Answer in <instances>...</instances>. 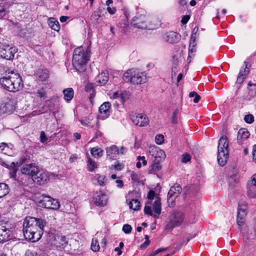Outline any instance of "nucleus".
<instances>
[{
    "label": "nucleus",
    "mask_w": 256,
    "mask_h": 256,
    "mask_svg": "<svg viewBox=\"0 0 256 256\" xmlns=\"http://www.w3.org/2000/svg\"><path fill=\"white\" fill-rule=\"evenodd\" d=\"M242 72H240L237 78L236 82L238 84H242L244 80L246 78L248 75L246 74H242Z\"/></svg>",
    "instance_id": "obj_42"
},
{
    "label": "nucleus",
    "mask_w": 256,
    "mask_h": 256,
    "mask_svg": "<svg viewBox=\"0 0 256 256\" xmlns=\"http://www.w3.org/2000/svg\"><path fill=\"white\" fill-rule=\"evenodd\" d=\"M130 119L134 124L139 126H145L149 123V119L146 116L140 114L132 115Z\"/></svg>",
    "instance_id": "obj_14"
},
{
    "label": "nucleus",
    "mask_w": 256,
    "mask_h": 256,
    "mask_svg": "<svg viewBox=\"0 0 256 256\" xmlns=\"http://www.w3.org/2000/svg\"><path fill=\"white\" fill-rule=\"evenodd\" d=\"M94 178L97 180L98 183L100 186H105L106 181V176L97 174L94 176Z\"/></svg>",
    "instance_id": "obj_35"
},
{
    "label": "nucleus",
    "mask_w": 256,
    "mask_h": 256,
    "mask_svg": "<svg viewBox=\"0 0 256 256\" xmlns=\"http://www.w3.org/2000/svg\"><path fill=\"white\" fill-rule=\"evenodd\" d=\"M106 152L107 157L109 159L114 160L118 156V148L114 145L107 148Z\"/></svg>",
    "instance_id": "obj_24"
},
{
    "label": "nucleus",
    "mask_w": 256,
    "mask_h": 256,
    "mask_svg": "<svg viewBox=\"0 0 256 256\" xmlns=\"http://www.w3.org/2000/svg\"><path fill=\"white\" fill-rule=\"evenodd\" d=\"M102 10L100 8L92 12L90 18V21L92 24L97 25L101 22L102 21Z\"/></svg>",
    "instance_id": "obj_21"
},
{
    "label": "nucleus",
    "mask_w": 256,
    "mask_h": 256,
    "mask_svg": "<svg viewBox=\"0 0 256 256\" xmlns=\"http://www.w3.org/2000/svg\"><path fill=\"white\" fill-rule=\"evenodd\" d=\"M38 94L40 98H44L46 94V92L44 88H40L38 91Z\"/></svg>",
    "instance_id": "obj_51"
},
{
    "label": "nucleus",
    "mask_w": 256,
    "mask_h": 256,
    "mask_svg": "<svg viewBox=\"0 0 256 256\" xmlns=\"http://www.w3.org/2000/svg\"><path fill=\"white\" fill-rule=\"evenodd\" d=\"M38 74L40 80L42 81L46 80L49 76L48 71L47 70H40L38 72Z\"/></svg>",
    "instance_id": "obj_34"
},
{
    "label": "nucleus",
    "mask_w": 256,
    "mask_h": 256,
    "mask_svg": "<svg viewBox=\"0 0 256 256\" xmlns=\"http://www.w3.org/2000/svg\"><path fill=\"white\" fill-rule=\"evenodd\" d=\"M246 194L250 198H256V174H254L247 183Z\"/></svg>",
    "instance_id": "obj_16"
},
{
    "label": "nucleus",
    "mask_w": 256,
    "mask_h": 256,
    "mask_svg": "<svg viewBox=\"0 0 256 256\" xmlns=\"http://www.w3.org/2000/svg\"><path fill=\"white\" fill-rule=\"evenodd\" d=\"M236 182V176L230 177L228 179V182L232 186H234V184L232 183V182Z\"/></svg>",
    "instance_id": "obj_55"
},
{
    "label": "nucleus",
    "mask_w": 256,
    "mask_h": 256,
    "mask_svg": "<svg viewBox=\"0 0 256 256\" xmlns=\"http://www.w3.org/2000/svg\"><path fill=\"white\" fill-rule=\"evenodd\" d=\"M111 104L109 102H104L99 108V112L101 115L98 117L101 119H105L110 114Z\"/></svg>",
    "instance_id": "obj_20"
},
{
    "label": "nucleus",
    "mask_w": 256,
    "mask_h": 256,
    "mask_svg": "<svg viewBox=\"0 0 256 256\" xmlns=\"http://www.w3.org/2000/svg\"><path fill=\"white\" fill-rule=\"evenodd\" d=\"M68 19H69V17L67 16H62L60 18V20L62 22H66Z\"/></svg>",
    "instance_id": "obj_62"
},
{
    "label": "nucleus",
    "mask_w": 256,
    "mask_h": 256,
    "mask_svg": "<svg viewBox=\"0 0 256 256\" xmlns=\"http://www.w3.org/2000/svg\"><path fill=\"white\" fill-rule=\"evenodd\" d=\"M184 218V214L182 212L177 210L172 211L165 222V229L172 230L176 227L181 226Z\"/></svg>",
    "instance_id": "obj_5"
},
{
    "label": "nucleus",
    "mask_w": 256,
    "mask_h": 256,
    "mask_svg": "<svg viewBox=\"0 0 256 256\" xmlns=\"http://www.w3.org/2000/svg\"><path fill=\"white\" fill-rule=\"evenodd\" d=\"M190 19V16H184L181 20V22L182 24H186L188 22Z\"/></svg>",
    "instance_id": "obj_54"
},
{
    "label": "nucleus",
    "mask_w": 256,
    "mask_h": 256,
    "mask_svg": "<svg viewBox=\"0 0 256 256\" xmlns=\"http://www.w3.org/2000/svg\"><path fill=\"white\" fill-rule=\"evenodd\" d=\"M16 52L17 50L15 47L8 44H3L0 46V56L8 60L13 59Z\"/></svg>",
    "instance_id": "obj_11"
},
{
    "label": "nucleus",
    "mask_w": 256,
    "mask_h": 256,
    "mask_svg": "<svg viewBox=\"0 0 256 256\" xmlns=\"http://www.w3.org/2000/svg\"><path fill=\"white\" fill-rule=\"evenodd\" d=\"M244 65L242 67L240 72H242L243 73L242 74L248 75L250 72L248 62H244Z\"/></svg>",
    "instance_id": "obj_39"
},
{
    "label": "nucleus",
    "mask_w": 256,
    "mask_h": 256,
    "mask_svg": "<svg viewBox=\"0 0 256 256\" xmlns=\"http://www.w3.org/2000/svg\"><path fill=\"white\" fill-rule=\"evenodd\" d=\"M0 84L5 90L14 92L20 90L24 86L20 74L14 71L6 72L0 78Z\"/></svg>",
    "instance_id": "obj_2"
},
{
    "label": "nucleus",
    "mask_w": 256,
    "mask_h": 256,
    "mask_svg": "<svg viewBox=\"0 0 256 256\" xmlns=\"http://www.w3.org/2000/svg\"><path fill=\"white\" fill-rule=\"evenodd\" d=\"M46 221L42 218L26 217L23 222V234L26 239L36 242L40 239L44 233Z\"/></svg>",
    "instance_id": "obj_1"
},
{
    "label": "nucleus",
    "mask_w": 256,
    "mask_h": 256,
    "mask_svg": "<svg viewBox=\"0 0 256 256\" xmlns=\"http://www.w3.org/2000/svg\"><path fill=\"white\" fill-rule=\"evenodd\" d=\"M88 50L84 52L82 48L79 47L74 49L73 54L72 64L76 70L82 72L86 69V66L89 60Z\"/></svg>",
    "instance_id": "obj_3"
},
{
    "label": "nucleus",
    "mask_w": 256,
    "mask_h": 256,
    "mask_svg": "<svg viewBox=\"0 0 256 256\" xmlns=\"http://www.w3.org/2000/svg\"><path fill=\"white\" fill-rule=\"evenodd\" d=\"M100 248V247L98 242V240L96 238H93L90 246L91 250L93 252H96L99 250Z\"/></svg>",
    "instance_id": "obj_36"
},
{
    "label": "nucleus",
    "mask_w": 256,
    "mask_h": 256,
    "mask_svg": "<svg viewBox=\"0 0 256 256\" xmlns=\"http://www.w3.org/2000/svg\"><path fill=\"white\" fill-rule=\"evenodd\" d=\"M114 167L115 169H116L117 170H121L122 169V165L120 164H115L114 166Z\"/></svg>",
    "instance_id": "obj_64"
},
{
    "label": "nucleus",
    "mask_w": 256,
    "mask_h": 256,
    "mask_svg": "<svg viewBox=\"0 0 256 256\" xmlns=\"http://www.w3.org/2000/svg\"><path fill=\"white\" fill-rule=\"evenodd\" d=\"M8 146L6 144L3 142L0 144V152L4 154H8Z\"/></svg>",
    "instance_id": "obj_43"
},
{
    "label": "nucleus",
    "mask_w": 256,
    "mask_h": 256,
    "mask_svg": "<svg viewBox=\"0 0 256 256\" xmlns=\"http://www.w3.org/2000/svg\"><path fill=\"white\" fill-rule=\"evenodd\" d=\"M191 159V156L187 152L184 154L181 157V161L182 162L186 163L190 161Z\"/></svg>",
    "instance_id": "obj_41"
},
{
    "label": "nucleus",
    "mask_w": 256,
    "mask_h": 256,
    "mask_svg": "<svg viewBox=\"0 0 256 256\" xmlns=\"http://www.w3.org/2000/svg\"><path fill=\"white\" fill-rule=\"evenodd\" d=\"M118 155L120 154H123L126 152V150L124 148L123 146H122L120 148V150L118 149Z\"/></svg>",
    "instance_id": "obj_63"
},
{
    "label": "nucleus",
    "mask_w": 256,
    "mask_h": 256,
    "mask_svg": "<svg viewBox=\"0 0 256 256\" xmlns=\"http://www.w3.org/2000/svg\"><path fill=\"white\" fill-rule=\"evenodd\" d=\"M78 158V156L76 154H72L70 158V161L72 162H74Z\"/></svg>",
    "instance_id": "obj_61"
},
{
    "label": "nucleus",
    "mask_w": 256,
    "mask_h": 256,
    "mask_svg": "<svg viewBox=\"0 0 256 256\" xmlns=\"http://www.w3.org/2000/svg\"><path fill=\"white\" fill-rule=\"evenodd\" d=\"M246 205L244 202L239 204L238 209L237 224L239 226L244 224L246 216Z\"/></svg>",
    "instance_id": "obj_17"
},
{
    "label": "nucleus",
    "mask_w": 256,
    "mask_h": 256,
    "mask_svg": "<svg viewBox=\"0 0 256 256\" xmlns=\"http://www.w3.org/2000/svg\"><path fill=\"white\" fill-rule=\"evenodd\" d=\"M132 230V228L130 224H125L122 226V231L125 234H130Z\"/></svg>",
    "instance_id": "obj_46"
},
{
    "label": "nucleus",
    "mask_w": 256,
    "mask_h": 256,
    "mask_svg": "<svg viewBox=\"0 0 256 256\" xmlns=\"http://www.w3.org/2000/svg\"><path fill=\"white\" fill-rule=\"evenodd\" d=\"M162 210L160 198L159 197H156L154 201H147L146 202L144 212L155 219H158L161 214Z\"/></svg>",
    "instance_id": "obj_7"
},
{
    "label": "nucleus",
    "mask_w": 256,
    "mask_h": 256,
    "mask_svg": "<svg viewBox=\"0 0 256 256\" xmlns=\"http://www.w3.org/2000/svg\"><path fill=\"white\" fill-rule=\"evenodd\" d=\"M40 141L44 143L46 140L47 138L44 132H42L40 135Z\"/></svg>",
    "instance_id": "obj_53"
},
{
    "label": "nucleus",
    "mask_w": 256,
    "mask_h": 256,
    "mask_svg": "<svg viewBox=\"0 0 256 256\" xmlns=\"http://www.w3.org/2000/svg\"><path fill=\"white\" fill-rule=\"evenodd\" d=\"M8 4L6 2L0 3V19L4 18L8 13Z\"/></svg>",
    "instance_id": "obj_28"
},
{
    "label": "nucleus",
    "mask_w": 256,
    "mask_h": 256,
    "mask_svg": "<svg viewBox=\"0 0 256 256\" xmlns=\"http://www.w3.org/2000/svg\"><path fill=\"white\" fill-rule=\"evenodd\" d=\"M150 22L148 16L144 14H138L133 18L132 24L136 28L146 29L148 27Z\"/></svg>",
    "instance_id": "obj_9"
},
{
    "label": "nucleus",
    "mask_w": 256,
    "mask_h": 256,
    "mask_svg": "<svg viewBox=\"0 0 256 256\" xmlns=\"http://www.w3.org/2000/svg\"><path fill=\"white\" fill-rule=\"evenodd\" d=\"M48 25L52 29L54 30L58 31L60 30L59 22L54 18H52L48 20Z\"/></svg>",
    "instance_id": "obj_31"
},
{
    "label": "nucleus",
    "mask_w": 256,
    "mask_h": 256,
    "mask_svg": "<svg viewBox=\"0 0 256 256\" xmlns=\"http://www.w3.org/2000/svg\"><path fill=\"white\" fill-rule=\"evenodd\" d=\"M167 250H168L167 248H158L157 250H155L154 252L152 253V256H154L156 254H158V253L166 251Z\"/></svg>",
    "instance_id": "obj_49"
},
{
    "label": "nucleus",
    "mask_w": 256,
    "mask_h": 256,
    "mask_svg": "<svg viewBox=\"0 0 256 256\" xmlns=\"http://www.w3.org/2000/svg\"><path fill=\"white\" fill-rule=\"evenodd\" d=\"M250 136V133L246 129H240L238 133L237 140L239 144H243L244 140H246Z\"/></svg>",
    "instance_id": "obj_25"
},
{
    "label": "nucleus",
    "mask_w": 256,
    "mask_h": 256,
    "mask_svg": "<svg viewBox=\"0 0 256 256\" xmlns=\"http://www.w3.org/2000/svg\"><path fill=\"white\" fill-rule=\"evenodd\" d=\"M178 113V110H176L173 113L172 116V122L173 124H176L178 123V118L177 115Z\"/></svg>",
    "instance_id": "obj_48"
},
{
    "label": "nucleus",
    "mask_w": 256,
    "mask_h": 256,
    "mask_svg": "<svg viewBox=\"0 0 256 256\" xmlns=\"http://www.w3.org/2000/svg\"><path fill=\"white\" fill-rule=\"evenodd\" d=\"M64 98L68 102L72 100L74 97V92L72 88H66L63 90Z\"/></svg>",
    "instance_id": "obj_27"
},
{
    "label": "nucleus",
    "mask_w": 256,
    "mask_h": 256,
    "mask_svg": "<svg viewBox=\"0 0 256 256\" xmlns=\"http://www.w3.org/2000/svg\"><path fill=\"white\" fill-rule=\"evenodd\" d=\"M131 180L134 184L138 185L139 183L138 175L135 172H132L131 173Z\"/></svg>",
    "instance_id": "obj_38"
},
{
    "label": "nucleus",
    "mask_w": 256,
    "mask_h": 256,
    "mask_svg": "<svg viewBox=\"0 0 256 256\" xmlns=\"http://www.w3.org/2000/svg\"><path fill=\"white\" fill-rule=\"evenodd\" d=\"M128 206L130 208L138 210L140 206V202L138 200L132 199L128 202Z\"/></svg>",
    "instance_id": "obj_32"
},
{
    "label": "nucleus",
    "mask_w": 256,
    "mask_h": 256,
    "mask_svg": "<svg viewBox=\"0 0 256 256\" xmlns=\"http://www.w3.org/2000/svg\"><path fill=\"white\" fill-rule=\"evenodd\" d=\"M229 142L226 136H222L219 140L218 147V162L221 166H224L228 158Z\"/></svg>",
    "instance_id": "obj_6"
},
{
    "label": "nucleus",
    "mask_w": 256,
    "mask_h": 256,
    "mask_svg": "<svg viewBox=\"0 0 256 256\" xmlns=\"http://www.w3.org/2000/svg\"><path fill=\"white\" fill-rule=\"evenodd\" d=\"M252 158L256 162V145H254L252 148Z\"/></svg>",
    "instance_id": "obj_58"
},
{
    "label": "nucleus",
    "mask_w": 256,
    "mask_h": 256,
    "mask_svg": "<svg viewBox=\"0 0 256 256\" xmlns=\"http://www.w3.org/2000/svg\"><path fill=\"white\" fill-rule=\"evenodd\" d=\"M122 78L125 82H130L134 84H142L147 81L145 72L134 69L126 72L123 74Z\"/></svg>",
    "instance_id": "obj_4"
},
{
    "label": "nucleus",
    "mask_w": 256,
    "mask_h": 256,
    "mask_svg": "<svg viewBox=\"0 0 256 256\" xmlns=\"http://www.w3.org/2000/svg\"><path fill=\"white\" fill-rule=\"evenodd\" d=\"M148 152L152 156V160H161L166 158L164 152L155 146H150Z\"/></svg>",
    "instance_id": "obj_13"
},
{
    "label": "nucleus",
    "mask_w": 256,
    "mask_h": 256,
    "mask_svg": "<svg viewBox=\"0 0 256 256\" xmlns=\"http://www.w3.org/2000/svg\"><path fill=\"white\" fill-rule=\"evenodd\" d=\"M160 161V160H153L154 162L149 170L150 173H154L160 170L161 166L159 162Z\"/></svg>",
    "instance_id": "obj_33"
},
{
    "label": "nucleus",
    "mask_w": 256,
    "mask_h": 256,
    "mask_svg": "<svg viewBox=\"0 0 256 256\" xmlns=\"http://www.w3.org/2000/svg\"><path fill=\"white\" fill-rule=\"evenodd\" d=\"M182 192V187L179 184L172 186L168 194V202L169 206H173L175 200Z\"/></svg>",
    "instance_id": "obj_12"
},
{
    "label": "nucleus",
    "mask_w": 256,
    "mask_h": 256,
    "mask_svg": "<svg viewBox=\"0 0 256 256\" xmlns=\"http://www.w3.org/2000/svg\"><path fill=\"white\" fill-rule=\"evenodd\" d=\"M196 52V48L194 47L189 46V51H188V58H193L194 54H193Z\"/></svg>",
    "instance_id": "obj_50"
},
{
    "label": "nucleus",
    "mask_w": 256,
    "mask_h": 256,
    "mask_svg": "<svg viewBox=\"0 0 256 256\" xmlns=\"http://www.w3.org/2000/svg\"><path fill=\"white\" fill-rule=\"evenodd\" d=\"M156 142L158 144H162L164 142V137L163 135L159 134H157L155 137Z\"/></svg>",
    "instance_id": "obj_44"
},
{
    "label": "nucleus",
    "mask_w": 256,
    "mask_h": 256,
    "mask_svg": "<svg viewBox=\"0 0 256 256\" xmlns=\"http://www.w3.org/2000/svg\"><path fill=\"white\" fill-rule=\"evenodd\" d=\"M38 170V167L34 164H30L24 165L21 168V172L23 174L32 176L33 178L36 175Z\"/></svg>",
    "instance_id": "obj_18"
},
{
    "label": "nucleus",
    "mask_w": 256,
    "mask_h": 256,
    "mask_svg": "<svg viewBox=\"0 0 256 256\" xmlns=\"http://www.w3.org/2000/svg\"><path fill=\"white\" fill-rule=\"evenodd\" d=\"M180 35L174 32H168L164 36V40L170 43L178 42L180 40Z\"/></svg>",
    "instance_id": "obj_22"
},
{
    "label": "nucleus",
    "mask_w": 256,
    "mask_h": 256,
    "mask_svg": "<svg viewBox=\"0 0 256 256\" xmlns=\"http://www.w3.org/2000/svg\"><path fill=\"white\" fill-rule=\"evenodd\" d=\"M189 96L190 98L194 97L193 101L194 103H198L200 100V96L195 92H192L190 93Z\"/></svg>",
    "instance_id": "obj_40"
},
{
    "label": "nucleus",
    "mask_w": 256,
    "mask_h": 256,
    "mask_svg": "<svg viewBox=\"0 0 256 256\" xmlns=\"http://www.w3.org/2000/svg\"><path fill=\"white\" fill-rule=\"evenodd\" d=\"M90 153L94 158H100L104 154V150L100 148L94 147L90 149Z\"/></svg>",
    "instance_id": "obj_29"
},
{
    "label": "nucleus",
    "mask_w": 256,
    "mask_h": 256,
    "mask_svg": "<svg viewBox=\"0 0 256 256\" xmlns=\"http://www.w3.org/2000/svg\"><path fill=\"white\" fill-rule=\"evenodd\" d=\"M110 98L118 100V102L124 104L128 98V94L126 92H116L112 94Z\"/></svg>",
    "instance_id": "obj_23"
},
{
    "label": "nucleus",
    "mask_w": 256,
    "mask_h": 256,
    "mask_svg": "<svg viewBox=\"0 0 256 256\" xmlns=\"http://www.w3.org/2000/svg\"><path fill=\"white\" fill-rule=\"evenodd\" d=\"M244 121L248 124H252L254 120V118L252 114H248L245 116Z\"/></svg>",
    "instance_id": "obj_45"
},
{
    "label": "nucleus",
    "mask_w": 256,
    "mask_h": 256,
    "mask_svg": "<svg viewBox=\"0 0 256 256\" xmlns=\"http://www.w3.org/2000/svg\"><path fill=\"white\" fill-rule=\"evenodd\" d=\"M150 244V241L149 240H146L144 242L141 244L140 248H145L148 246Z\"/></svg>",
    "instance_id": "obj_59"
},
{
    "label": "nucleus",
    "mask_w": 256,
    "mask_h": 256,
    "mask_svg": "<svg viewBox=\"0 0 256 256\" xmlns=\"http://www.w3.org/2000/svg\"><path fill=\"white\" fill-rule=\"evenodd\" d=\"M107 10L110 14H112L115 13L116 9L114 8H112L108 6L107 8Z\"/></svg>",
    "instance_id": "obj_60"
},
{
    "label": "nucleus",
    "mask_w": 256,
    "mask_h": 256,
    "mask_svg": "<svg viewBox=\"0 0 256 256\" xmlns=\"http://www.w3.org/2000/svg\"><path fill=\"white\" fill-rule=\"evenodd\" d=\"M88 166L90 171H92L97 168V164L96 162L90 158H88Z\"/></svg>",
    "instance_id": "obj_37"
},
{
    "label": "nucleus",
    "mask_w": 256,
    "mask_h": 256,
    "mask_svg": "<svg viewBox=\"0 0 256 256\" xmlns=\"http://www.w3.org/2000/svg\"><path fill=\"white\" fill-rule=\"evenodd\" d=\"M147 196H148V201H150V200L154 201L155 200L154 199L155 192L152 190H150Z\"/></svg>",
    "instance_id": "obj_47"
},
{
    "label": "nucleus",
    "mask_w": 256,
    "mask_h": 256,
    "mask_svg": "<svg viewBox=\"0 0 256 256\" xmlns=\"http://www.w3.org/2000/svg\"><path fill=\"white\" fill-rule=\"evenodd\" d=\"M42 200L40 202L42 206L52 210H58L60 208V204L57 200L46 195H42Z\"/></svg>",
    "instance_id": "obj_10"
},
{
    "label": "nucleus",
    "mask_w": 256,
    "mask_h": 256,
    "mask_svg": "<svg viewBox=\"0 0 256 256\" xmlns=\"http://www.w3.org/2000/svg\"><path fill=\"white\" fill-rule=\"evenodd\" d=\"M12 238L10 225L8 222L0 221V242H7Z\"/></svg>",
    "instance_id": "obj_8"
},
{
    "label": "nucleus",
    "mask_w": 256,
    "mask_h": 256,
    "mask_svg": "<svg viewBox=\"0 0 256 256\" xmlns=\"http://www.w3.org/2000/svg\"><path fill=\"white\" fill-rule=\"evenodd\" d=\"M9 192L10 188L8 185L5 183H0V198L6 196Z\"/></svg>",
    "instance_id": "obj_30"
},
{
    "label": "nucleus",
    "mask_w": 256,
    "mask_h": 256,
    "mask_svg": "<svg viewBox=\"0 0 256 256\" xmlns=\"http://www.w3.org/2000/svg\"><path fill=\"white\" fill-rule=\"evenodd\" d=\"M94 202L97 206H104L106 204V196L100 192H96L94 197Z\"/></svg>",
    "instance_id": "obj_19"
},
{
    "label": "nucleus",
    "mask_w": 256,
    "mask_h": 256,
    "mask_svg": "<svg viewBox=\"0 0 256 256\" xmlns=\"http://www.w3.org/2000/svg\"><path fill=\"white\" fill-rule=\"evenodd\" d=\"M196 45L195 42V36H194V34H192L190 37V47H194Z\"/></svg>",
    "instance_id": "obj_52"
},
{
    "label": "nucleus",
    "mask_w": 256,
    "mask_h": 256,
    "mask_svg": "<svg viewBox=\"0 0 256 256\" xmlns=\"http://www.w3.org/2000/svg\"><path fill=\"white\" fill-rule=\"evenodd\" d=\"M98 82L100 85L106 84L108 80V74L106 71H104L98 77Z\"/></svg>",
    "instance_id": "obj_26"
},
{
    "label": "nucleus",
    "mask_w": 256,
    "mask_h": 256,
    "mask_svg": "<svg viewBox=\"0 0 256 256\" xmlns=\"http://www.w3.org/2000/svg\"><path fill=\"white\" fill-rule=\"evenodd\" d=\"M34 181L40 185H42L48 182L50 180V174L46 172L38 170L36 175L33 178Z\"/></svg>",
    "instance_id": "obj_15"
},
{
    "label": "nucleus",
    "mask_w": 256,
    "mask_h": 256,
    "mask_svg": "<svg viewBox=\"0 0 256 256\" xmlns=\"http://www.w3.org/2000/svg\"><path fill=\"white\" fill-rule=\"evenodd\" d=\"M118 188H122L124 186V182L122 180H117L116 181Z\"/></svg>",
    "instance_id": "obj_56"
},
{
    "label": "nucleus",
    "mask_w": 256,
    "mask_h": 256,
    "mask_svg": "<svg viewBox=\"0 0 256 256\" xmlns=\"http://www.w3.org/2000/svg\"><path fill=\"white\" fill-rule=\"evenodd\" d=\"M138 160H142V164L144 166L146 165L147 161L146 160L145 157L144 156H138Z\"/></svg>",
    "instance_id": "obj_57"
}]
</instances>
